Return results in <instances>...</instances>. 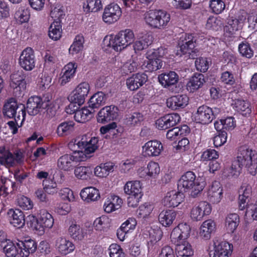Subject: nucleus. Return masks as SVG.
<instances>
[{
	"mask_svg": "<svg viewBox=\"0 0 257 257\" xmlns=\"http://www.w3.org/2000/svg\"><path fill=\"white\" fill-rule=\"evenodd\" d=\"M92 173V169L89 166H78L76 167L74 170L76 177L81 180L90 179Z\"/></svg>",
	"mask_w": 257,
	"mask_h": 257,
	"instance_id": "nucleus-40",
	"label": "nucleus"
},
{
	"mask_svg": "<svg viewBox=\"0 0 257 257\" xmlns=\"http://www.w3.org/2000/svg\"><path fill=\"white\" fill-rule=\"evenodd\" d=\"M121 9L116 4L111 3L107 6L104 9L102 20L109 24L117 21L121 15Z\"/></svg>",
	"mask_w": 257,
	"mask_h": 257,
	"instance_id": "nucleus-11",
	"label": "nucleus"
},
{
	"mask_svg": "<svg viewBox=\"0 0 257 257\" xmlns=\"http://www.w3.org/2000/svg\"><path fill=\"white\" fill-rule=\"evenodd\" d=\"M3 113L5 117L14 118L18 125L21 121V125L26 116L25 106L22 103H18L15 98H11L4 104Z\"/></svg>",
	"mask_w": 257,
	"mask_h": 257,
	"instance_id": "nucleus-3",
	"label": "nucleus"
},
{
	"mask_svg": "<svg viewBox=\"0 0 257 257\" xmlns=\"http://www.w3.org/2000/svg\"><path fill=\"white\" fill-rule=\"evenodd\" d=\"M211 211L210 205L206 201L200 202L198 206H194L191 211V217L195 221L201 220L204 216L209 215Z\"/></svg>",
	"mask_w": 257,
	"mask_h": 257,
	"instance_id": "nucleus-17",
	"label": "nucleus"
},
{
	"mask_svg": "<svg viewBox=\"0 0 257 257\" xmlns=\"http://www.w3.org/2000/svg\"><path fill=\"white\" fill-rule=\"evenodd\" d=\"M180 120L178 113H170L160 117L156 121V124L160 130H165L176 125Z\"/></svg>",
	"mask_w": 257,
	"mask_h": 257,
	"instance_id": "nucleus-14",
	"label": "nucleus"
},
{
	"mask_svg": "<svg viewBox=\"0 0 257 257\" xmlns=\"http://www.w3.org/2000/svg\"><path fill=\"white\" fill-rule=\"evenodd\" d=\"M245 208H246L245 217H250L253 220H257V201L250 203L247 202Z\"/></svg>",
	"mask_w": 257,
	"mask_h": 257,
	"instance_id": "nucleus-47",
	"label": "nucleus"
},
{
	"mask_svg": "<svg viewBox=\"0 0 257 257\" xmlns=\"http://www.w3.org/2000/svg\"><path fill=\"white\" fill-rule=\"evenodd\" d=\"M26 75L22 70L15 71L11 75L10 86L13 88V93L16 97H21L24 94L27 87Z\"/></svg>",
	"mask_w": 257,
	"mask_h": 257,
	"instance_id": "nucleus-7",
	"label": "nucleus"
},
{
	"mask_svg": "<svg viewBox=\"0 0 257 257\" xmlns=\"http://www.w3.org/2000/svg\"><path fill=\"white\" fill-rule=\"evenodd\" d=\"M135 40L134 32L130 29L121 31L109 40L108 46L116 51H120L132 44Z\"/></svg>",
	"mask_w": 257,
	"mask_h": 257,
	"instance_id": "nucleus-5",
	"label": "nucleus"
},
{
	"mask_svg": "<svg viewBox=\"0 0 257 257\" xmlns=\"http://www.w3.org/2000/svg\"><path fill=\"white\" fill-rule=\"evenodd\" d=\"M80 196L87 203L97 201L100 197L99 190L93 187H87L82 190Z\"/></svg>",
	"mask_w": 257,
	"mask_h": 257,
	"instance_id": "nucleus-31",
	"label": "nucleus"
},
{
	"mask_svg": "<svg viewBox=\"0 0 257 257\" xmlns=\"http://www.w3.org/2000/svg\"><path fill=\"white\" fill-rule=\"evenodd\" d=\"M144 119V115L139 112L126 114L124 119V123L128 126H134L141 123Z\"/></svg>",
	"mask_w": 257,
	"mask_h": 257,
	"instance_id": "nucleus-34",
	"label": "nucleus"
},
{
	"mask_svg": "<svg viewBox=\"0 0 257 257\" xmlns=\"http://www.w3.org/2000/svg\"><path fill=\"white\" fill-rule=\"evenodd\" d=\"M207 196L209 201L213 204L220 201L222 197V188L219 182L214 181L212 183L208 189Z\"/></svg>",
	"mask_w": 257,
	"mask_h": 257,
	"instance_id": "nucleus-22",
	"label": "nucleus"
},
{
	"mask_svg": "<svg viewBox=\"0 0 257 257\" xmlns=\"http://www.w3.org/2000/svg\"><path fill=\"white\" fill-rule=\"evenodd\" d=\"M83 38L80 36H77L75 38V41L73 42V44L71 45L69 49V53L72 54L78 53L82 49L83 47Z\"/></svg>",
	"mask_w": 257,
	"mask_h": 257,
	"instance_id": "nucleus-49",
	"label": "nucleus"
},
{
	"mask_svg": "<svg viewBox=\"0 0 257 257\" xmlns=\"http://www.w3.org/2000/svg\"><path fill=\"white\" fill-rule=\"evenodd\" d=\"M109 250L110 257H124L122 248L117 244H111Z\"/></svg>",
	"mask_w": 257,
	"mask_h": 257,
	"instance_id": "nucleus-56",
	"label": "nucleus"
},
{
	"mask_svg": "<svg viewBox=\"0 0 257 257\" xmlns=\"http://www.w3.org/2000/svg\"><path fill=\"white\" fill-rule=\"evenodd\" d=\"M148 176L155 178L160 173V167L157 163L154 162H150L147 167Z\"/></svg>",
	"mask_w": 257,
	"mask_h": 257,
	"instance_id": "nucleus-54",
	"label": "nucleus"
},
{
	"mask_svg": "<svg viewBox=\"0 0 257 257\" xmlns=\"http://www.w3.org/2000/svg\"><path fill=\"white\" fill-rule=\"evenodd\" d=\"M106 100V96L102 92H98L93 95L88 101V107L94 109L104 104Z\"/></svg>",
	"mask_w": 257,
	"mask_h": 257,
	"instance_id": "nucleus-32",
	"label": "nucleus"
},
{
	"mask_svg": "<svg viewBox=\"0 0 257 257\" xmlns=\"http://www.w3.org/2000/svg\"><path fill=\"white\" fill-rule=\"evenodd\" d=\"M218 157L217 152L215 150H207L203 152L202 158L204 160H214Z\"/></svg>",
	"mask_w": 257,
	"mask_h": 257,
	"instance_id": "nucleus-63",
	"label": "nucleus"
},
{
	"mask_svg": "<svg viewBox=\"0 0 257 257\" xmlns=\"http://www.w3.org/2000/svg\"><path fill=\"white\" fill-rule=\"evenodd\" d=\"M227 139V133L225 131H223L218 133V135L215 136L213 138V144L215 147L217 148L223 145Z\"/></svg>",
	"mask_w": 257,
	"mask_h": 257,
	"instance_id": "nucleus-55",
	"label": "nucleus"
},
{
	"mask_svg": "<svg viewBox=\"0 0 257 257\" xmlns=\"http://www.w3.org/2000/svg\"><path fill=\"white\" fill-rule=\"evenodd\" d=\"M43 185L44 186V190L45 192L49 194H54L57 192L58 189L57 187V184L51 182L50 184H45V181H43Z\"/></svg>",
	"mask_w": 257,
	"mask_h": 257,
	"instance_id": "nucleus-62",
	"label": "nucleus"
},
{
	"mask_svg": "<svg viewBox=\"0 0 257 257\" xmlns=\"http://www.w3.org/2000/svg\"><path fill=\"white\" fill-rule=\"evenodd\" d=\"M196 69L200 72H205L209 68V63L206 58L199 57L195 61Z\"/></svg>",
	"mask_w": 257,
	"mask_h": 257,
	"instance_id": "nucleus-53",
	"label": "nucleus"
},
{
	"mask_svg": "<svg viewBox=\"0 0 257 257\" xmlns=\"http://www.w3.org/2000/svg\"><path fill=\"white\" fill-rule=\"evenodd\" d=\"M197 39L192 34L186 35L185 38L180 40L178 43L179 49L177 50L176 54L180 56L182 54H188L192 49L196 47Z\"/></svg>",
	"mask_w": 257,
	"mask_h": 257,
	"instance_id": "nucleus-15",
	"label": "nucleus"
},
{
	"mask_svg": "<svg viewBox=\"0 0 257 257\" xmlns=\"http://www.w3.org/2000/svg\"><path fill=\"white\" fill-rule=\"evenodd\" d=\"M83 8L87 9V12H97L102 9V5L100 0H87Z\"/></svg>",
	"mask_w": 257,
	"mask_h": 257,
	"instance_id": "nucleus-46",
	"label": "nucleus"
},
{
	"mask_svg": "<svg viewBox=\"0 0 257 257\" xmlns=\"http://www.w3.org/2000/svg\"><path fill=\"white\" fill-rule=\"evenodd\" d=\"M20 66L27 71H31L35 67V56L31 48H27L22 53L20 58Z\"/></svg>",
	"mask_w": 257,
	"mask_h": 257,
	"instance_id": "nucleus-16",
	"label": "nucleus"
},
{
	"mask_svg": "<svg viewBox=\"0 0 257 257\" xmlns=\"http://www.w3.org/2000/svg\"><path fill=\"white\" fill-rule=\"evenodd\" d=\"M237 161L234 162L228 168L224 169L223 175L225 177L230 178L237 177L240 170L243 167L246 168L249 173L254 176L257 169V153L249 150L245 146L240 147L238 150Z\"/></svg>",
	"mask_w": 257,
	"mask_h": 257,
	"instance_id": "nucleus-1",
	"label": "nucleus"
},
{
	"mask_svg": "<svg viewBox=\"0 0 257 257\" xmlns=\"http://www.w3.org/2000/svg\"><path fill=\"white\" fill-rule=\"evenodd\" d=\"M143 195V194L129 195V197H127L128 206L133 208L136 207L138 205Z\"/></svg>",
	"mask_w": 257,
	"mask_h": 257,
	"instance_id": "nucleus-59",
	"label": "nucleus"
},
{
	"mask_svg": "<svg viewBox=\"0 0 257 257\" xmlns=\"http://www.w3.org/2000/svg\"><path fill=\"white\" fill-rule=\"evenodd\" d=\"M201 178L196 179V176L191 171L187 172L178 181L179 188L184 189L185 192H190L193 197H196L204 189L205 183Z\"/></svg>",
	"mask_w": 257,
	"mask_h": 257,
	"instance_id": "nucleus-2",
	"label": "nucleus"
},
{
	"mask_svg": "<svg viewBox=\"0 0 257 257\" xmlns=\"http://www.w3.org/2000/svg\"><path fill=\"white\" fill-rule=\"evenodd\" d=\"M62 29L60 21H55L49 27L48 35L49 37L55 41L59 40L61 37Z\"/></svg>",
	"mask_w": 257,
	"mask_h": 257,
	"instance_id": "nucleus-36",
	"label": "nucleus"
},
{
	"mask_svg": "<svg viewBox=\"0 0 257 257\" xmlns=\"http://www.w3.org/2000/svg\"><path fill=\"white\" fill-rule=\"evenodd\" d=\"M176 215L177 213L173 209L163 210L159 215V220L163 226L169 227L173 223Z\"/></svg>",
	"mask_w": 257,
	"mask_h": 257,
	"instance_id": "nucleus-30",
	"label": "nucleus"
},
{
	"mask_svg": "<svg viewBox=\"0 0 257 257\" xmlns=\"http://www.w3.org/2000/svg\"><path fill=\"white\" fill-rule=\"evenodd\" d=\"M233 246L227 241L214 243V250H210V257H229L232 252Z\"/></svg>",
	"mask_w": 257,
	"mask_h": 257,
	"instance_id": "nucleus-13",
	"label": "nucleus"
},
{
	"mask_svg": "<svg viewBox=\"0 0 257 257\" xmlns=\"http://www.w3.org/2000/svg\"><path fill=\"white\" fill-rule=\"evenodd\" d=\"M147 81V74L144 73H138L126 79V85L130 90L134 91L143 86Z\"/></svg>",
	"mask_w": 257,
	"mask_h": 257,
	"instance_id": "nucleus-19",
	"label": "nucleus"
},
{
	"mask_svg": "<svg viewBox=\"0 0 257 257\" xmlns=\"http://www.w3.org/2000/svg\"><path fill=\"white\" fill-rule=\"evenodd\" d=\"M241 28L240 23L237 19L232 17L227 19V25L224 29L227 33L232 35Z\"/></svg>",
	"mask_w": 257,
	"mask_h": 257,
	"instance_id": "nucleus-43",
	"label": "nucleus"
},
{
	"mask_svg": "<svg viewBox=\"0 0 257 257\" xmlns=\"http://www.w3.org/2000/svg\"><path fill=\"white\" fill-rule=\"evenodd\" d=\"M183 198V193L173 190L166 194L163 199V203L164 206L168 207H175L181 203Z\"/></svg>",
	"mask_w": 257,
	"mask_h": 257,
	"instance_id": "nucleus-23",
	"label": "nucleus"
},
{
	"mask_svg": "<svg viewBox=\"0 0 257 257\" xmlns=\"http://www.w3.org/2000/svg\"><path fill=\"white\" fill-rule=\"evenodd\" d=\"M159 14L157 11L150 12L146 16V22L152 27L160 28V25H158Z\"/></svg>",
	"mask_w": 257,
	"mask_h": 257,
	"instance_id": "nucleus-50",
	"label": "nucleus"
},
{
	"mask_svg": "<svg viewBox=\"0 0 257 257\" xmlns=\"http://www.w3.org/2000/svg\"><path fill=\"white\" fill-rule=\"evenodd\" d=\"M233 105L236 110L240 112L242 115H246L251 112L250 104L247 101L241 99H236Z\"/></svg>",
	"mask_w": 257,
	"mask_h": 257,
	"instance_id": "nucleus-42",
	"label": "nucleus"
},
{
	"mask_svg": "<svg viewBox=\"0 0 257 257\" xmlns=\"http://www.w3.org/2000/svg\"><path fill=\"white\" fill-rule=\"evenodd\" d=\"M75 123L73 121H64L58 126L57 132L59 136L69 133L74 130Z\"/></svg>",
	"mask_w": 257,
	"mask_h": 257,
	"instance_id": "nucleus-45",
	"label": "nucleus"
},
{
	"mask_svg": "<svg viewBox=\"0 0 257 257\" xmlns=\"http://www.w3.org/2000/svg\"><path fill=\"white\" fill-rule=\"evenodd\" d=\"M0 158L3 159L4 165L7 168L15 167L18 165L15 159L14 155L10 152H7L4 156H0Z\"/></svg>",
	"mask_w": 257,
	"mask_h": 257,
	"instance_id": "nucleus-51",
	"label": "nucleus"
},
{
	"mask_svg": "<svg viewBox=\"0 0 257 257\" xmlns=\"http://www.w3.org/2000/svg\"><path fill=\"white\" fill-rule=\"evenodd\" d=\"M89 90V85L88 83L83 82L79 84L68 97V99L71 102L69 107L74 106V104H77L79 106L83 104Z\"/></svg>",
	"mask_w": 257,
	"mask_h": 257,
	"instance_id": "nucleus-10",
	"label": "nucleus"
},
{
	"mask_svg": "<svg viewBox=\"0 0 257 257\" xmlns=\"http://www.w3.org/2000/svg\"><path fill=\"white\" fill-rule=\"evenodd\" d=\"M158 78L162 86L172 92L179 93L182 89V85L178 83L179 76L174 71L162 73Z\"/></svg>",
	"mask_w": 257,
	"mask_h": 257,
	"instance_id": "nucleus-6",
	"label": "nucleus"
},
{
	"mask_svg": "<svg viewBox=\"0 0 257 257\" xmlns=\"http://www.w3.org/2000/svg\"><path fill=\"white\" fill-rule=\"evenodd\" d=\"M165 54V50L163 48H159L154 51L147 53V58L148 60L144 62V65L146 64V68L151 72L155 71L161 69L164 63L160 59Z\"/></svg>",
	"mask_w": 257,
	"mask_h": 257,
	"instance_id": "nucleus-9",
	"label": "nucleus"
},
{
	"mask_svg": "<svg viewBox=\"0 0 257 257\" xmlns=\"http://www.w3.org/2000/svg\"><path fill=\"white\" fill-rule=\"evenodd\" d=\"M58 243H59L58 248L59 252L64 255L73 251L75 248L72 242L65 238H60Z\"/></svg>",
	"mask_w": 257,
	"mask_h": 257,
	"instance_id": "nucleus-37",
	"label": "nucleus"
},
{
	"mask_svg": "<svg viewBox=\"0 0 257 257\" xmlns=\"http://www.w3.org/2000/svg\"><path fill=\"white\" fill-rule=\"evenodd\" d=\"M94 112V109L83 108L76 111L74 117L76 121L80 122H84L91 117V115Z\"/></svg>",
	"mask_w": 257,
	"mask_h": 257,
	"instance_id": "nucleus-41",
	"label": "nucleus"
},
{
	"mask_svg": "<svg viewBox=\"0 0 257 257\" xmlns=\"http://www.w3.org/2000/svg\"><path fill=\"white\" fill-rule=\"evenodd\" d=\"M19 249L17 243L15 244L11 241L7 242L3 247V251L7 257H17L20 254Z\"/></svg>",
	"mask_w": 257,
	"mask_h": 257,
	"instance_id": "nucleus-44",
	"label": "nucleus"
},
{
	"mask_svg": "<svg viewBox=\"0 0 257 257\" xmlns=\"http://www.w3.org/2000/svg\"><path fill=\"white\" fill-rule=\"evenodd\" d=\"M17 245L20 249V255L22 257H28L30 254L34 253L37 248L36 242L32 239L18 240Z\"/></svg>",
	"mask_w": 257,
	"mask_h": 257,
	"instance_id": "nucleus-18",
	"label": "nucleus"
},
{
	"mask_svg": "<svg viewBox=\"0 0 257 257\" xmlns=\"http://www.w3.org/2000/svg\"><path fill=\"white\" fill-rule=\"evenodd\" d=\"M180 231L181 237L183 239H187L190 235L191 228L189 225L186 223L179 224L178 226Z\"/></svg>",
	"mask_w": 257,
	"mask_h": 257,
	"instance_id": "nucleus-61",
	"label": "nucleus"
},
{
	"mask_svg": "<svg viewBox=\"0 0 257 257\" xmlns=\"http://www.w3.org/2000/svg\"><path fill=\"white\" fill-rule=\"evenodd\" d=\"M83 161L79 155L73 156L70 154H65L58 159L57 164L58 167L62 170L69 171L72 169V162Z\"/></svg>",
	"mask_w": 257,
	"mask_h": 257,
	"instance_id": "nucleus-21",
	"label": "nucleus"
},
{
	"mask_svg": "<svg viewBox=\"0 0 257 257\" xmlns=\"http://www.w3.org/2000/svg\"><path fill=\"white\" fill-rule=\"evenodd\" d=\"M124 193L127 195L143 194L142 189L139 181H128L123 187Z\"/></svg>",
	"mask_w": 257,
	"mask_h": 257,
	"instance_id": "nucleus-35",
	"label": "nucleus"
},
{
	"mask_svg": "<svg viewBox=\"0 0 257 257\" xmlns=\"http://www.w3.org/2000/svg\"><path fill=\"white\" fill-rule=\"evenodd\" d=\"M143 149L146 155L149 156H158L163 150V145L158 141H150L145 144Z\"/></svg>",
	"mask_w": 257,
	"mask_h": 257,
	"instance_id": "nucleus-26",
	"label": "nucleus"
},
{
	"mask_svg": "<svg viewBox=\"0 0 257 257\" xmlns=\"http://www.w3.org/2000/svg\"><path fill=\"white\" fill-rule=\"evenodd\" d=\"M19 204L20 207L26 210L31 209L33 207V203L31 200L25 196H23L19 199Z\"/></svg>",
	"mask_w": 257,
	"mask_h": 257,
	"instance_id": "nucleus-60",
	"label": "nucleus"
},
{
	"mask_svg": "<svg viewBox=\"0 0 257 257\" xmlns=\"http://www.w3.org/2000/svg\"><path fill=\"white\" fill-rule=\"evenodd\" d=\"M238 50L242 56L247 58H250L253 56V51L248 44H240L238 46Z\"/></svg>",
	"mask_w": 257,
	"mask_h": 257,
	"instance_id": "nucleus-57",
	"label": "nucleus"
},
{
	"mask_svg": "<svg viewBox=\"0 0 257 257\" xmlns=\"http://www.w3.org/2000/svg\"><path fill=\"white\" fill-rule=\"evenodd\" d=\"M54 219L51 214L46 210H41L38 218L34 216H29L27 224L33 230L42 234L44 232L45 228H50L53 226Z\"/></svg>",
	"mask_w": 257,
	"mask_h": 257,
	"instance_id": "nucleus-4",
	"label": "nucleus"
},
{
	"mask_svg": "<svg viewBox=\"0 0 257 257\" xmlns=\"http://www.w3.org/2000/svg\"><path fill=\"white\" fill-rule=\"evenodd\" d=\"M239 222V216L236 213H231L226 218L225 226L228 232L232 233L236 229Z\"/></svg>",
	"mask_w": 257,
	"mask_h": 257,
	"instance_id": "nucleus-38",
	"label": "nucleus"
},
{
	"mask_svg": "<svg viewBox=\"0 0 257 257\" xmlns=\"http://www.w3.org/2000/svg\"><path fill=\"white\" fill-rule=\"evenodd\" d=\"M189 98L186 95L173 96L167 100V106L172 110L184 108L187 104Z\"/></svg>",
	"mask_w": 257,
	"mask_h": 257,
	"instance_id": "nucleus-20",
	"label": "nucleus"
},
{
	"mask_svg": "<svg viewBox=\"0 0 257 257\" xmlns=\"http://www.w3.org/2000/svg\"><path fill=\"white\" fill-rule=\"evenodd\" d=\"M98 142V140L96 138H91L87 142V146L85 145L83 149H84V152L82 151H74V154H77L79 155V157L83 159V161L84 160V159L89 158L91 157V156L89 155L92 153H94V151L97 149V146H96V144Z\"/></svg>",
	"mask_w": 257,
	"mask_h": 257,
	"instance_id": "nucleus-28",
	"label": "nucleus"
},
{
	"mask_svg": "<svg viewBox=\"0 0 257 257\" xmlns=\"http://www.w3.org/2000/svg\"><path fill=\"white\" fill-rule=\"evenodd\" d=\"M238 203L239 208L243 210L245 208L246 201L248 202L249 198L251 195V187L246 183H242L239 189Z\"/></svg>",
	"mask_w": 257,
	"mask_h": 257,
	"instance_id": "nucleus-25",
	"label": "nucleus"
},
{
	"mask_svg": "<svg viewBox=\"0 0 257 257\" xmlns=\"http://www.w3.org/2000/svg\"><path fill=\"white\" fill-rule=\"evenodd\" d=\"M205 81V77L203 74L196 73L187 82V89L190 92H194L201 87Z\"/></svg>",
	"mask_w": 257,
	"mask_h": 257,
	"instance_id": "nucleus-27",
	"label": "nucleus"
},
{
	"mask_svg": "<svg viewBox=\"0 0 257 257\" xmlns=\"http://www.w3.org/2000/svg\"><path fill=\"white\" fill-rule=\"evenodd\" d=\"M176 249L178 252L177 255L179 256H191L194 253L191 245L188 243L186 244H178Z\"/></svg>",
	"mask_w": 257,
	"mask_h": 257,
	"instance_id": "nucleus-48",
	"label": "nucleus"
},
{
	"mask_svg": "<svg viewBox=\"0 0 257 257\" xmlns=\"http://www.w3.org/2000/svg\"><path fill=\"white\" fill-rule=\"evenodd\" d=\"M41 98L38 96H34L30 97L27 103L26 111L31 115H35L37 114L40 109L42 107L40 104Z\"/></svg>",
	"mask_w": 257,
	"mask_h": 257,
	"instance_id": "nucleus-29",
	"label": "nucleus"
},
{
	"mask_svg": "<svg viewBox=\"0 0 257 257\" xmlns=\"http://www.w3.org/2000/svg\"><path fill=\"white\" fill-rule=\"evenodd\" d=\"M220 112L218 108L215 107L212 109L206 105H202L198 108L195 114V119L201 124H209Z\"/></svg>",
	"mask_w": 257,
	"mask_h": 257,
	"instance_id": "nucleus-8",
	"label": "nucleus"
},
{
	"mask_svg": "<svg viewBox=\"0 0 257 257\" xmlns=\"http://www.w3.org/2000/svg\"><path fill=\"white\" fill-rule=\"evenodd\" d=\"M225 5L222 0H212L210 2V7L213 12L218 14L225 9Z\"/></svg>",
	"mask_w": 257,
	"mask_h": 257,
	"instance_id": "nucleus-52",
	"label": "nucleus"
},
{
	"mask_svg": "<svg viewBox=\"0 0 257 257\" xmlns=\"http://www.w3.org/2000/svg\"><path fill=\"white\" fill-rule=\"evenodd\" d=\"M157 12L159 13V16L158 17V25H160V28L167 24V23L170 21V16L169 14L163 11H157Z\"/></svg>",
	"mask_w": 257,
	"mask_h": 257,
	"instance_id": "nucleus-58",
	"label": "nucleus"
},
{
	"mask_svg": "<svg viewBox=\"0 0 257 257\" xmlns=\"http://www.w3.org/2000/svg\"><path fill=\"white\" fill-rule=\"evenodd\" d=\"M159 257H175L173 249L169 246H165L162 248Z\"/></svg>",
	"mask_w": 257,
	"mask_h": 257,
	"instance_id": "nucleus-64",
	"label": "nucleus"
},
{
	"mask_svg": "<svg viewBox=\"0 0 257 257\" xmlns=\"http://www.w3.org/2000/svg\"><path fill=\"white\" fill-rule=\"evenodd\" d=\"M68 233L75 240H81L83 239L85 233L80 225L72 223L68 228Z\"/></svg>",
	"mask_w": 257,
	"mask_h": 257,
	"instance_id": "nucleus-39",
	"label": "nucleus"
},
{
	"mask_svg": "<svg viewBox=\"0 0 257 257\" xmlns=\"http://www.w3.org/2000/svg\"><path fill=\"white\" fill-rule=\"evenodd\" d=\"M215 224L212 220L203 222L200 227V234L205 239L210 238L211 234L215 231Z\"/></svg>",
	"mask_w": 257,
	"mask_h": 257,
	"instance_id": "nucleus-33",
	"label": "nucleus"
},
{
	"mask_svg": "<svg viewBox=\"0 0 257 257\" xmlns=\"http://www.w3.org/2000/svg\"><path fill=\"white\" fill-rule=\"evenodd\" d=\"M118 116V108L114 105L106 106L101 108L97 113V120L99 123H106L115 119Z\"/></svg>",
	"mask_w": 257,
	"mask_h": 257,
	"instance_id": "nucleus-12",
	"label": "nucleus"
},
{
	"mask_svg": "<svg viewBox=\"0 0 257 257\" xmlns=\"http://www.w3.org/2000/svg\"><path fill=\"white\" fill-rule=\"evenodd\" d=\"M10 223L18 228L22 227L25 223L24 214L19 209H11L8 212Z\"/></svg>",
	"mask_w": 257,
	"mask_h": 257,
	"instance_id": "nucleus-24",
	"label": "nucleus"
}]
</instances>
